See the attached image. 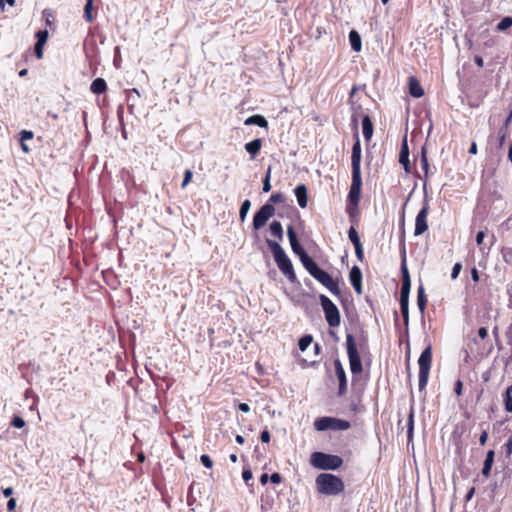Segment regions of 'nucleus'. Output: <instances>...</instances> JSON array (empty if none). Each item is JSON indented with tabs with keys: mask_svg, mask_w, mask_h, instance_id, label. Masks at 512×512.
<instances>
[{
	"mask_svg": "<svg viewBox=\"0 0 512 512\" xmlns=\"http://www.w3.org/2000/svg\"><path fill=\"white\" fill-rule=\"evenodd\" d=\"M346 349H347V355H348L349 364H350V370H351L353 377H355L356 375H359L362 373L363 366H362L360 355L358 353L356 341L352 334L346 335Z\"/></svg>",
	"mask_w": 512,
	"mask_h": 512,
	"instance_id": "nucleus-7",
	"label": "nucleus"
},
{
	"mask_svg": "<svg viewBox=\"0 0 512 512\" xmlns=\"http://www.w3.org/2000/svg\"><path fill=\"white\" fill-rule=\"evenodd\" d=\"M313 337L311 335H304L299 339L298 346L299 349L304 352L312 343Z\"/></svg>",
	"mask_w": 512,
	"mask_h": 512,
	"instance_id": "nucleus-31",
	"label": "nucleus"
},
{
	"mask_svg": "<svg viewBox=\"0 0 512 512\" xmlns=\"http://www.w3.org/2000/svg\"><path fill=\"white\" fill-rule=\"evenodd\" d=\"M270 177H271V170L268 169L266 172V175L263 179V192L267 193L271 190V184H270Z\"/></svg>",
	"mask_w": 512,
	"mask_h": 512,
	"instance_id": "nucleus-40",
	"label": "nucleus"
},
{
	"mask_svg": "<svg viewBox=\"0 0 512 512\" xmlns=\"http://www.w3.org/2000/svg\"><path fill=\"white\" fill-rule=\"evenodd\" d=\"M362 131L366 141H370L373 135V123L368 114L362 118Z\"/></svg>",
	"mask_w": 512,
	"mask_h": 512,
	"instance_id": "nucleus-19",
	"label": "nucleus"
},
{
	"mask_svg": "<svg viewBox=\"0 0 512 512\" xmlns=\"http://www.w3.org/2000/svg\"><path fill=\"white\" fill-rule=\"evenodd\" d=\"M5 2L8 3L10 6L15 5V0H0V8L1 10H4Z\"/></svg>",
	"mask_w": 512,
	"mask_h": 512,
	"instance_id": "nucleus-59",
	"label": "nucleus"
},
{
	"mask_svg": "<svg viewBox=\"0 0 512 512\" xmlns=\"http://www.w3.org/2000/svg\"><path fill=\"white\" fill-rule=\"evenodd\" d=\"M461 269H462V264L460 262L455 263L453 268H452L451 278L452 279L458 278V276H459V274L461 272Z\"/></svg>",
	"mask_w": 512,
	"mask_h": 512,
	"instance_id": "nucleus-45",
	"label": "nucleus"
},
{
	"mask_svg": "<svg viewBox=\"0 0 512 512\" xmlns=\"http://www.w3.org/2000/svg\"><path fill=\"white\" fill-rule=\"evenodd\" d=\"M349 279L357 294H362V272L358 266H353L350 270Z\"/></svg>",
	"mask_w": 512,
	"mask_h": 512,
	"instance_id": "nucleus-15",
	"label": "nucleus"
},
{
	"mask_svg": "<svg viewBox=\"0 0 512 512\" xmlns=\"http://www.w3.org/2000/svg\"><path fill=\"white\" fill-rule=\"evenodd\" d=\"M16 507V500L14 498H10L7 502V509L9 511L14 510Z\"/></svg>",
	"mask_w": 512,
	"mask_h": 512,
	"instance_id": "nucleus-57",
	"label": "nucleus"
},
{
	"mask_svg": "<svg viewBox=\"0 0 512 512\" xmlns=\"http://www.w3.org/2000/svg\"><path fill=\"white\" fill-rule=\"evenodd\" d=\"M484 237H485L484 231H479L477 233V235H476V243H477V245H479V246L482 245Z\"/></svg>",
	"mask_w": 512,
	"mask_h": 512,
	"instance_id": "nucleus-52",
	"label": "nucleus"
},
{
	"mask_svg": "<svg viewBox=\"0 0 512 512\" xmlns=\"http://www.w3.org/2000/svg\"><path fill=\"white\" fill-rule=\"evenodd\" d=\"M421 166L425 172V175H427L428 170H429V163H428V158H427V153H426L425 148H422V151H421Z\"/></svg>",
	"mask_w": 512,
	"mask_h": 512,
	"instance_id": "nucleus-38",
	"label": "nucleus"
},
{
	"mask_svg": "<svg viewBox=\"0 0 512 512\" xmlns=\"http://www.w3.org/2000/svg\"><path fill=\"white\" fill-rule=\"evenodd\" d=\"M262 147V140L260 138L254 139L245 144V150L254 159L260 152Z\"/></svg>",
	"mask_w": 512,
	"mask_h": 512,
	"instance_id": "nucleus-20",
	"label": "nucleus"
},
{
	"mask_svg": "<svg viewBox=\"0 0 512 512\" xmlns=\"http://www.w3.org/2000/svg\"><path fill=\"white\" fill-rule=\"evenodd\" d=\"M512 26V17L506 16L497 24L498 31H505Z\"/></svg>",
	"mask_w": 512,
	"mask_h": 512,
	"instance_id": "nucleus-34",
	"label": "nucleus"
},
{
	"mask_svg": "<svg viewBox=\"0 0 512 512\" xmlns=\"http://www.w3.org/2000/svg\"><path fill=\"white\" fill-rule=\"evenodd\" d=\"M251 207V202L250 200L246 199L242 202L241 206H240V210H239V218L240 220L243 222L247 216V213L249 211Z\"/></svg>",
	"mask_w": 512,
	"mask_h": 512,
	"instance_id": "nucleus-32",
	"label": "nucleus"
},
{
	"mask_svg": "<svg viewBox=\"0 0 512 512\" xmlns=\"http://www.w3.org/2000/svg\"><path fill=\"white\" fill-rule=\"evenodd\" d=\"M193 172L190 169H187L184 172V178L181 184V188L184 189L192 180Z\"/></svg>",
	"mask_w": 512,
	"mask_h": 512,
	"instance_id": "nucleus-41",
	"label": "nucleus"
},
{
	"mask_svg": "<svg viewBox=\"0 0 512 512\" xmlns=\"http://www.w3.org/2000/svg\"><path fill=\"white\" fill-rule=\"evenodd\" d=\"M319 300L328 325L330 327L339 326L341 322V317L337 306L326 295H320Z\"/></svg>",
	"mask_w": 512,
	"mask_h": 512,
	"instance_id": "nucleus-10",
	"label": "nucleus"
},
{
	"mask_svg": "<svg viewBox=\"0 0 512 512\" xmlns=\"http://www.w3.org/2000/svg\"><path fill=\"white\" fill-rule=\"evenodd\" d=\"M245 125H257L261 128H267L268 127V121L266 118L260 114H255L250 117H248L245 122Z\"/></svg>",
	"mask_w": 512,
	"mask_h": 512,
	"instance_id": "nucleus-21",
	"label": "nucleus"
},
{
	"mask_svg": "<svg viewBox=\"0 0 512 512\" xmlns=\"http://www.w3.org/2000/svg\"><path fill=\"white\" fill-rule=\"evenodd\" d=\"M474 62L475 64L479 67V68H483L484 67V61H483V58L479 55H476L474 57Z\"/></svg>",
	"mask_w": 512,
	"mask_h": 512,
	"instance_id": "nucleus-55",
	"label": "nucleus"
},
{
	"mask_svg": "<svg viewBox=\"0 0 512 512\" xmlns=\"http://www.w3.org/2000/svg\"><path fill=\"white\" fill-rule=\"evenodd\" d=\"M33 136H34V134L32 131H29V130L21 131L20 146H21L23 152H25V153L30 152V148L28 147V145H26L25 141L33 139Z\"/></svg>",
	"mask_w": 512,
	"mask_h": 512,
	"instance_id": "nucleus-28",
	"label": "nucleus"
},
{
	"mask_svg": "<svg viewBox=\"0 0 512 512\" xmlns=\"http://www.w3.org/2000/svg\"><path fill=\"white\" fill-rule=\"evenodd\" d=\"M35 37L38 42L46 44L49 37V33L47 30H39L36 32Z\"/></svg>",
	"mask_w": 512,
	"mask_h": 512,
	"instance_id": "nucleus-39",
	"label": "nucleus"
},
{
	"mask_svg": "<svg viewBox=\"0 0 512 512\" xmlns=\"http://www.w3.org/2000/svg\"><path fill=\"white\" fill-rule=\"evenodd\" d=\"M348 237L354 246H357L358 244H362L360 241L359 235L354 227H350V229L348 231Z\"/></svg>",
	"mask_w": 512,
	"mask_h": 512,
	"instance_id": "nucleus-35",
	"label": "nucleus"
},
{
	"mask_svg": "<svg viewBox=\"0 0 512 512\" xmlns=\"http://www.w3.org/2000/svg\"><path fill=\"white\" fill-rule=\"evenodd\" d=\"M502 400L505 411L512 413V384L509 385L502 394Z\"/></svg>",
	"mask_w": 512,
	"mask_h": 512,
	"instance_id": "nucleus-25",
	"label": "nucleus"
},
{
	"mask_svg": "<svg viewBox=\"0 0 512 512\" xmlns=\"http://www.w3.org/2000/svg\"><path fill=\"white\" fill-rule=\"evenodd\" d=\"M335 374L339 381L338 396H344L347 393V377L343 365L339 359L334 360Z\"/></svg>",
	"mask_w": 512,
	"mask_h": 512,
	"instance_id": "nucleus-13",
	"label": "nucleus"
},
{
	"mask_svg": "<svg viewBox=\"0 0 512 512\" xmlns=\"http://www.w3.org/2000/svg\"><path fill=\"white\" fill-rule=\"evenodd\" d=\"M94 7H93V0H86V4L84 6V19L88 23H93L95 20L94 15L92 14Z\"/></svg>",
	"mask_w": 512,
	"mask_h": 512,
	"instance_id": "nucleus-29",
	"label": "nucleus"
},
{
	"mask_svg": "<svg viewBox=\"0 0 512 512\" xmlns=\"http://www.w3.org/2000/svg\"><path fill=\"white\" fill-rule=\"evenodd\" d=\"M355 139L351 154L352 173H361V143L357 132L355 133Z\"/></svg>",
	"mask_w": 512,
	"mask_h": 512,
	"instance_id": "nucleus-14",
	"label": "nucleus"
},
{
	"mask_svg": "<svg viewBox=\"0 0 512 512\" xmlns=\"http://www.w3.org/2000/svg\"><path fill=\"white\" fill-rule=\"evenodd\" d=\"M310 463L320 470H337L343 465V459L338 455L313 452L310 456Z\"/></svg>",
	"mask_w": 512,
	"mask_h": 512,
	"instance_id": "nucleus-5",
	"label": "nucleus"
},
{
	"mask_svg": "<svg viewBox=\"0 0 512 512\" xmlns=\"http://www.w3.org/2000/svg\"><path fill=\"white\" fill-rule=\"evenodd\" d=\"M506 447V453L507 455H510L512 453V439L510 438L507 443L505 444Z\"/></svg>",
	"mask_w": 512,
	"mask_h": 512,
	"instance_id": "nucleus-60",
	"label": "nucleus"
},
{
	"mask_svg": "<svg viewBox=\"0 0 512 512\" xmlns=\"http://www.w3.org/2000/svg\"><path fill=\"white\" fill-rule=\"evenodd\" d=\"M413 431H414V411H413V409H411L410 413L408 415V420H407V438L409 441L413 437Z\"/></svg>",
	"mask_w": 512,
	"mask_h": 512,
	"instance_id": "nucleus-30",
	"label": "nucleus"
},
{
	"mask_svg": "<svg viewBox=\"0 0 512 512\" xmlns=\"http://www.w3.org/2000/svg\"><path fill=\"white\" fill-rule=\"evenodd\" d=\"M478 336L481 338V339H485L487 336H488V331L485 327H480L478 329Z\"/></svg>",
	"mask_w": 512,
	"mask_h": 512,
	"instance_id": "nucleus-53",
	"label": "nucleus"
},
{
	"mask_svg": "<svg viewBox=\"0 0 512 512\" xmlns=\"http://www.w3.org/2000/svg\"><path fill=\"white\" fill-rule=\"evenodd\" d=\"M427 296L423 284H420L417 291V305L421 313H424L427 307Z\"/></svg>",
	"mask_w": 512,
	"mask_h": 512,
	"instance_id": "nucleus-24",
	"label": "nucleus"
},
{
	"mask_svg": "<svg viewBox=\"0 0 512 512\" xmlns=\"http://www.w3.org/2000/svg\"><path fill=\"white\" fill-rule=\"evenodd\" d=\"M11 425L15 428L21 429L25 426V421L20 416H14Z\"/></svg>",
	"mask_w": 512,
	"mask_h": 512,
	"instance_id": "nucleus-43",
	"label": "nucleus"
},
{
	"mask_svg": "<svg viewBox=\"0 0 512 512\" xmlns=\"http://www.w3.org/2000/svg\"><path fill=\"white\" fill-rule=\"evenodd\" d=\"M43 16L45 17L46 25L51 27L53 25V14L49 9H45L43 11Z\"/></svg>",
	"mask_w": 512,
	"mask_h": 512,
	"instance_id": "nucleus-46",
	"label": "nucleus"
},
{
	"mask_svg": "<svg viewBox=\"0 0 512 512\" xmlns=\"http://www.w3.org/2000/svg\"><path fill=\"white\" fill-rule=\"evenodd\" d=\"M351 427V424L347 420H342L335 417H319L314 421V428L317 431H326V430H333V431H342L347 430Z\"/></svg>",
	"mask_w": 512,
	"mask_h": 512,
	"instance_id": "nucleus-9",
	"label": "nucleus"
},
{
	"mask_svg": "<svg viewBox=\"0 0 512 512\" xmlns=\"http://www.w3.org/2000/svg\"><path fill=\"white\" fill-rule=\"evenodd\" d=\"M402 286L400 291V308L403 316V320L405 324H408L409 321V293L411 289V280L408 268L406 266V250L405 245L403 244L402 250Z\"/></svg>",
	"mask_w": 512,
	"mask_h": 512,
	"instance_id": "nucleus-3",
	"label": "nucleus"
},
{
	"mask_svg": "<svg viewBox=\"0 0 512 512\" xmlns=\"http://www.w3.org/2000/svg\"><path fill=\"white\" fill-rule=\"evenodd\" d=\"M511 120H512V111H510L508 117L505 119L503 126H506L509 128Z\"/></svg>",
	"mask_w": 512,
	"mask_h": 512,
	"instance_id": "nucleus-64",
	"label": "nucleus"
},
{
	"mask_svg": "<svg viewBox=\"0 0 512 512\" xmlns=\"http://www.w3.org/2000/svg\"><path fill=\"white\" fill-rule=\"evenodd\" d=\"M454 392L458 397L463 394V382L460 379L455 382Z\"/></svg>",
	"mask_w": 512,
	"mask_h": 512,
	"instance_id": "nucleus-47",
	"label": "nucleus"
},
{
	"mask_svg": "<svg viewBox=\"0 0 512 512\" xmlns=\"http://www.w3.org/2000/svg\"><path fill=\"white\" fill-rule=\"evenodd\" d=\"M200 461L202 463V465L206 468H212L213 467V461L212 459L210 458L209 455L207 454H203L200 456Z\"/></svg>",
	"mask_w": 512,
	"mask_h": 512,
	"instance_id": "nucleus-44",
	"label": "nucleus"
},
{
	"mask_svg": "<svg viewBox=\"0 0 512 512\" xmlns=\"http://www.w3.org/2000/svg\"><path fill=\"white\" fill-rule=\"evenodd\" d=\"M501 254H502L503 260L506 263L512 264V248L511 247L502 248Z\"/></svg>",
	"mask_w": 512,
	"mask_h": 512,
	"instance_id": "nucleus-36",
	"label": "nucleus"
},
{
	"mask_svg": "<svg viewBox=\"0 0 512 512\" xmlns=\"http://www.w3.org/2000/svg\"><path fill=\"white\" fill-rule=\"evenodd\" d=\"M361 191H362V177L361 173H352V181L349 189V193L347 196L348 205H347V213L349 216H354L357 207L359 205L361 199Z\"/></svg>",
	"mask_w": 512,
	"mask_h": 512,
	"instance_id": "nucleus-6",
	"label": "nucleus"
},
{
	"mask_svg": "<svg viewBox=\"0 0 512 512\" xmlns=\"http://www.w3.org/2000/svg\"><path fill=\"white\" fill-rule=\"evenodd\" d=\"M487 439H488V433H487V431H485V430H484V431L481 433L480 437H479V443H480L481 445H485V444H486Z\"/></svg>",
	"mask_w": 512,
	"mask_h": 512,
	"instance_id": "nucleus-54",
	"label": "nucleus"
},
{
	"mask_svg": "<svg viewBox=\"0 0 512 512\" xmlns=\"http://www.w3.org/2000/svg\"><path fill=\"white\" fill-rule=\"evenodd\" d=\"M355 248V254L359 261H363L364 259V251L362 244H358L357 246H354Z\"/></svg>",
	"mask_w": 512,
	"mask_h": 512,
	"instance_id": "nucleus-48",
	"label": "nucleus"
},
{
	"mask_svg": "<svg viewBox=\"0 0 512 512\" xmlns=\"http://www.w3.org/2000/svg\"><path fill=\"white\" fill-rule=\"evenodd\" d=\"M44 46L45 44L44 43H41V42H36L35 46H34V53H35V56L38 58V59H42L43 58V49H44Z\"/></svg>",
	"mask_w": 512,
	"mask_h": 512,
	"instance_id": "nucleus-42",
	"label": "nucleus"
},
{
	"mask_svg": "<svg viewBox=\"0 0 512 512\" xmlns=\"http://www.w3.org/2000/svg\"><path fill=\"white\" fill-rule=\"evenodd\" d=\"M270 480L274 484H279L282 480V477L279 473L275 472L270 476Z\"/></svg>",
	"mask_w": 512,
	"mask_h": 512,
	"instance_id": "nucleus-51",
	"label": "nucleus"
},
{
	"mask_svg": "<svg viewBox=\"0 0 512 512\" xmlns=\"http://www.w3.org/2000/svg\"><path fill=\"white\" fill-rule=\"evenodd\" d=\"M408 85H409V93L412 97L420 98L424 95V90H423L419 80L416 77H414V76L409 77Z\"/></svg>",
	"mask_w": 512,
	"mask_h": 512,
	"instance_id": "nucleus-18",
	"label": "nucleus"
},
{
	"mask_svg": "<svg viewBox=\"0 0 512 512\" xmlns=\"http://www.w3.org/2000/svg\"><path fill=\"white\" fill-rule=\"evenodd\" d=\"M270 233L273 237H275L278 241H282L283 240V227H282V224L281 222L279 221H273L271 224H270Z\"/></svg>",
	"mask_w": 512,
	"mask_h": 512,
	"instance_id": "nucleus-27",
	"label": "nucleus"
},
{
	"mask_svg": "<svg viewBox=\"0 0 512 512\" xmlns=\"http://www.w3.org/2000/svg\"><path fill=\"white\" fill-rule=\"evenodd\" d=\"M242 477H243V480L248 483L249 480L252 479L253 475H252V471L250 469H245L243 470L242 472Z\"/></svg>",
	"mask_w": 512,
	"mask_h": 512,
	"instance_id": "nucleus-50",
	"label": "nucleus"
},
{
	"mask_svg": "<svg viewBox=\"0 0 512 512\" xmlns=\"http://www.w3.org/2000/svg\"><path fill=\"white\" fill-rule=\"evenodd\" d=\"M12 494H13V488L12 487H7V488L3 489V495L5 497H10Z\"/></svg>",
	"mask_w": 512,
	"mask_h": 512,
	"instance_id": "nucleus-62",
	"label": "nucleus"
},
{
	"mask_svg": "<svg viewBox=\"0 0 512 512\" xmlns=\"http://www.w3.org/2000/svg\"><path fill=\"white\" fill-rule=\"evenodd\" d=\"M90 90L94 94H102L107 91V83L103 78H96L90 85Z\"/></svg>",
	"mask_w": 512,
	"mask_h": 512,
	"instance_id": "nucleus-22",
	"label": "nucleus"
},
{
	"mask_svg": "<svg viewBox=\"0 0 512 512\" xmlns=\"http://www.w3.org/2000/svg\"><path fill=\"white\" fill-rule=\"evenodd\" d=\"M270 432L267 428H265L261 434H260V440L263 442V443H269L270 441Z\"/></svg>",
	"mask_w": 512,
	"mask_h": 512,
	"instance_id": "nucleus-49",
	"label": "nucleus"
},
{
	"mask_svg": "<svg viewBox=\"0 0 512 512\" xmlns=\"http://www.w3.org/2000/svg\"><path fill=\"white\" fill-rule=\"evenodd\" d=\"M238 409L241 412L248 413L250 411V406L247 403H240L238 405Z\"/></svg>",
	"mask_w": 512,
	"mask_h": 512,
	"instance_id": "nucleus-56",
	"label": "nucleus"
},
{
	"mask_svg": "<svg viewBox=\"0 0 512 512\" xmlns=\"http://www.w3.org/2000/svg\"><path fill=\"white\" fill-rule=\"evenodd\" d=\"M429 214V204L425 202L422 209L418 212L415 219L414 235H422L428 229L427 217Z\"/></svg>",
	"mask_w": 512,
	"mask_h": 512,
	"instance_id": "nucleus-12",
	"label": "nucleus"
},
{
	"mask_svg": "<svg viewBox=\"0 0 512 512\" xmlns=\"http://www.w3.org/2000/svg\"><path fill=\"white\" fill-rule=\"evenodd\" d=\"M494 457H495V452L493 450H489L487 452L486 459L484 461V465H483V469H482V474L486 478H488L490 476L491 468L494 463Z\"/></svg>",
	"mask_w": 512,
	"mask_h": 512,
	"instance_id": "nucleus-23",
	"label": "nucleus"
},
{
	"mask_svg": "<svg viewBox=\"0 0 512 512\" xmlns=\"http://www.w3.org/2000/svg\"><path fill=\"white\" fill-rule=\"evenodd\" d=\"M287 235L292 251L299 257L307 272L325 288H327L333 295L339 296L341 291L338 283L329 273L321 269L317 263L306 253L304 248L300 245L297 234L291 225H289L287 228Z\"/></svg>",
	"mask_w": 512,
	"mask_h": 512,
	"instance_id": "nucleus-1",
	"label": "nucleus"
},
{
	"mask_svg": "<svg viewBox=\"0 0 512 512\" xmlns=\"http://www.w3.org/2000/svg\"><path fill=\"white\" fill-rule=\"evenodd\" d=\"M275 208L272 204L266 203L264 204L254 215L253 217V228L255 230H260L264 227L267 221L274 216Z\"/></svg>",
	"mask_w": 512,
	"mask_h": 512,
	"instance_id": "nucleus-11",
	"label": "nucleus"
},
{
	"mask_svg": "<svg viewBox=\"0 0 512 512\" xmlns=\"http://www.w3.org/2000/svg\"><path fill=\"white\" fill-rule=\"evenodd\" d=\"M419 365V390L422 391L425 389L429 373L432 365V347L428 345L421 353L418 359Z\"/></svg>",
	"mask_w": 512,
	"mask_h": 512,
	"instance_id": "nucleus-8",
	"label": "nucleus"
},
{
	"mask_svg": "<svg viewBox=\"0 0 512 512\" xmlns=\"http://www.w3.org/2000/svg\"><path fill=\"white\" fill-rule=\"evenodd\" d=\"M349 41L354 51L359 52L362 48L361 37L356 30H351L349 33Z\"/></svg>",
	"mask_w": 512,
	"mask_h": 512,
	"instance_id": "nucleus-26",
	"label": "nucleus"
},
{
	"mask_svg": "<svg viewBox=\"0 0 512 512\" xmlns=\"http://www.w3.org/2000/svg\"><path fill=\"white\" fill-rule=\"evenodd\" d=\"M365 410V407L361 404V399H358L357 401H351L349 404V411L358 414Z\"/></svg>",
	"mask_w": 512,
	"mask_h": 512,
	"instance_id": "nucleus-33",
	"label": "nucleus"
},
{
	"mask_svg": "<svg viewBox=\"0 0 512 512\" xmlns=\"http://www.w3.org/2000/svg\"><path fill=\"white\" fill-rule=\"evenodd\" d=\"M471 277H472V280L474 282H478L479 281V272H478V270L475 267L472 268V270H471Z\"/></svg>",
	"mask_w": 512,
	"mask_h": 512,
	"instance_id": "nucleus-58",
	"label": "nucleus"
},
{
	"mask_svg": "<svg viewBox=\"0 0 512 512\" xmlns=\"http://www.w3.org/2000/svg\"><path fill=\"white\" fill-rule=\"evenodd\" d=\"M507 134H508V127H506V126H502L498 131V136H500V135L507 136Z\"/></svg>",
	"mask_w": 512,
	"mask_h": 512,
	"instance_id": "nucleus-63",
	"label": "nucleus"
},
{
	"mask_svg": "<svg viewBox=\"0 0 512 512\" xmlns=\"http://www.w3.org/2000/svg\"><path fill=\"white\" fill-rule=\"evenodd\" d=\"M285 202V197L282 193H273L269 198L270 204H281Z\"/></svg>",
	"mask_w": 512,
	"mask_h": 512,
	"instance_id": "nucleus-37",
	"label": "nucleus"
},
{
	"mask_svg": "<svg viewBox=\"0 0 512 512\" xmlns=\"http://www.w3.org/2000/svg\"><path fill=\"white\" fill-rule=\"evenodd\" d=\"M399 163L403 166L407 174L411 173V165L409 161V147L406 136L404 137L401 144V150L399 153Z\"/></svg>",
	"mask_w": 512,
	"mask_h": 512,
	"instance_id": "nucleus-16",
	"label": "nucleus"
},
{
	"mask_svg": "<svg viewBox=\"0 0 512 512\" xmlns=\"http://www.w3.org/2000/svg\"><path fill=\"white\" fill-rule=\"evenodd\" d=\"M267 245L271 250L274 261L282 274L288 279L290 283H298L293 264L281 245L277 241L270 239H267Z\"/></svg>",
	"mask_w": 512,
	"mask_h": 512,
	"instance_id": "nucleus-2",
	"label": "nucleus"
},
{
	"mask_svg": "<svg viewBox=\"0 0 512 512\" xmlns=\"http://www.w3.org/2000/svg\"><path fill=\"white\" fill-rule=\"evenodd\" d=\"M298 205L301 208H306L308 204V191L305 184H299L294 189Z\"/></svg>",
	"mask_w": 512,
	"mask_h": 512,
	"instance_id": "nucleus-17",
	"label": "nucleus"
},
{
	"mask_svg": "<svg viewBox=\"0 0 512 512\" xmlns=\"http://www.w3.org/2000/svg\"><path fill=\"white\" fill-rule=\"evenodd\" d=\"M469 153L475 155L477 153V144L476 142H472L469 148Z\"/></svg>",
	"mask_w": 512,
	"mask_h": 512,
	"instance_id": "nucleus-61",
	"label": "nucleus"
},
{
	"mask_svg": "<svg viewBox=\"0 0 512 512\" xmlns=\"http://www.w3.org/2000/svg\"><path fill=\"white\" fill-rule=\"evenodd\" d=\"M317 491L324 495H338L345 489L343 480L330 473H321L315 480Z\"/></svg>",
	"mask_w": 512,
	"mask_h": 512,
	"instance_id": "nucleus-4",
	"label": "nucleus"
}]
</instances>
